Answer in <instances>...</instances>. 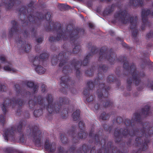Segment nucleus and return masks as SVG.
I'll list each match as a JSON object with an SVG mask.
<instances>
[{
    "label": "nucleus",
    "mask_w": 153,
    "mask_h": 153,
    "mask_svg": "<svg viewBox=\"0 0 153 153\" xmlns=\"http://www.w3.org/2000/svg\"><path fill=\"white\" fill-rule=\"evenodd\" d=\"M59 153H63V151L62 149H60Z\"/></svg>",
    "instance_id": "11"
},
{
    "label": "nucleus",
    "mask_w": 153,
    "mask_h": 153,
    "mask_svg": "<svg viewBox=\"0 0 153 153\" xmlns=\"http://www.w3.org/2000/svg\"><path fill=\"white\" fill-rule=\"evenodd\" d=\"M39 112V111L38 110H35L34 111V114H36L38 112Z\"/></svg>",
    "instance_id": "9"
},
{
    "label": "nucleus",
    "mask_w": 153,
    "mask_h": 153,
    "mask_svg": "<svg viewBox=\"0 0 153 153\" xmlns=\"http://www.w3.org/2000/svg\"><path fill=\"white\" fill-rule=\"evenodd\" d=\"M79 113L80 112L79 110H76V112L73 113V117L74 120H76V118L77 119V118H79Z\"/></svg>",
    "instance_id": "4"
},
{
    "label": "nucleus",
    "mask_w": 153,
    "mask_h": 153,
    "mask_svg": "<svg viewBox=\"0 0 153 153\" xmlns=\"http://www.w3.org/2000/svg\"><path fill=\"white\" fill-rule=\"evenodd\" d=\"M36 71L39 74H42L44 73L45 71V69L42 67L38 66L35 68Z\"/></svg>",
    "instance_id": "2"
},
{
    "label": "nucleus",
    "mask_w": 153,
    "mask_h": 153,
    "mask_svg": "<svg viewBox=\"0 0 153 153\" xmlns=\"http://www.w3.org/2000/svg\"><path fill=\"white\" fill-rule=\"evenodd\" d=\"M51 108H50V106H49L48 108V111H49L50 112V111H51Z\"/></svg>",
    "instance_id": "10"
},
{
    "label": "nucleus",
    "mask_w": 153,
    "mask_h": 153,
    "mask_svg": "<svg viewBox=\"0 0 153 153\" xmlns=\"http://www.w3.org/2000/svg\"><path fill=\"white\" fill-rule=\"evenodd\" d=\"M45 149L48 151L49 153H52L53 151L51 149V146L49 143V141L47 140L45 143Z\"/></svg>",
    "instance_id": "1"
},
{
    "label": "nucleus",
    "mask_w": 153,
    "mask_h": 153,
    "mask_svg": "<svg viewBox=\"0 0 153 153\" xmlns=\"http://www.w3.org/2000/svg\"><path fill=\"white\" fill-rule=\"evenodd\" d=\"M0 59L1 61H4L5 60V58L4 56H1L0 58Z\"/></svg>",
    "instance_id": "6"
},
{
    "label": "nucleus",
    "mask_w": 153,
    "mask_h": 153,
    "mask_svg": "<svg viewBox=\"0 0 153 153\" xmlns=\"http://www.w3.org/2000/svg\"><path fill=\"white\" fill-rule=\"evenodd\" d=\"M11 133V131H8L7 132L4 134L3 136H4V138L5 140H7L9 137L10 136Z\"/></svg>",
    "instance_id": "5"
},
{
    "label": "nucleus",
    "mask_w": 153,
    "mask_h": 153,
    "mask_svg": "<svg viewBox=\"0 0 153 153\" xmlns=\"http://www.w3.org/2000/svg\"><path fill=\"white\" fill-rule=\"evenodd\" d=\"M4 106H3V107L2 108V110L3 111H5V110L4 109Z\"/></svg>",
    "instance_id": "12"
},
{
    "label": "nucleus",
    "mask_w": 153,
    "mask_h": 153,
    "mask_svg": "<svg viewBox=\"0 0 153 153\" xmlns=\"http://www.w3.org/2000/svg\"><path fill=\"white\" fill-rule=\"evenodd\" d=\"M3 68L4 70L9 71L11 73L16 72L17 71L13 68H11L9 65L7 66L4 67Z\"/></svg>",
    "instance_id": "3"
},
{
    "label": "nucleus",
    "mask_w": 153,
    "mask_h": 153,
    "mask_svg": "<svg viewBox=\"0 0 153 153\" xmlns=\"http://www.w3.org/2000/svg\"><path fill=\"white\" fill-rule=\"evenodd\" d=\"M81 125H82L83 126H84V123L82 122H80L79 123V126L80 127H81L80 126Z\"/></svg>",
    "instance_id": "8"
},
{
    "label": "nucleus",
    "mask_w": 153,
    "mask_h": 153,
    "mask_svg": "<svg viewBox=\"0 0 153 153\" xmlns=\"http://www.w3.org/2000/svg\"><path fill=\"white\" fill-rule=\"evenodd\" d=\"M33 83L32 82H28L27 84V85L28 86L30 87V86H32L33 85Z\"/></svg>",
    "instance_id": "7"
}]
</instances>
